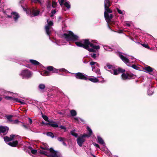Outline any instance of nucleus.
Wrapping results in <instances>:
<instances>
[{"mask_svg":"<svg viewBox=\"0 0 157 157\" xmlns=\"http://www.w3.org/2000/svg\"><path fill=\"white\" fill-rule=\"evenodd\" d=\"M94 43H96V42L95 40H93L90 42L89 40L86 39L79 42H76L75 44L78 47H83L89 52H96L95 49H99L100 47L99 45H95L93 44Z\"/></svg>","mask_w":157,"mask_h":157,"instance_id":"obj_1","label":"nucleus"},{"mask_svg":"<svg viewBox=\"0 0 157 157\" xmlns=\"http://www.w3.org/2000/svg\"><path fill=\"white\" fill-rule=\"evenodd\" d=\"M42 148L46 150L40 151V153L41 154L51 157H61L60 153L58 151H54L52 148H51L49 150L48 147H47Z\"/></svg>","mask_w":157,"mask_h":157,"instance_id":"obj_2","label":"nucleus"},{"mask_svg":"<svg viewBox=\"0 0 157 157\" xmlns=\"http://www.w3.org/2000/svg\"><path fill=\"white\" fill-rule=\"evenodd\" d=\"M63 36L67 41L72 40L76 41L79 40V37L75 35L72 32L69 31L67 33H64Z\"/></svg>","mask_w":157,"mask_h":157,"instance_id":"obj_3","label":"nucleus"},{"mask_svg":"<svg viewBox=\"0 0 157 157\" xmlns=\"http://www.w3.org/2000/svg\"><path fill=\"white\" fill-rule=\"evenodd\" d=\"M105 68L106 70L107 69H110L108 71L114 75H117L120 73H122L125 71L124 70H123L121 68H118V69H115L112 65L109 64H107L106 66L105 67Z\"/></svg>","mask_w":157,"mask_h":157,"instance_id":"obj_4","label":"nucleus"},{"mask_svg":"<svg viewBox=\"0 0 157 157\" xmlns=\"http://www.w3.org/2000/svg\"><path fill=\"white\" fill-rule=\"evenodd\" d=\"M32 73L28 69L22 70L20 74V76L23 79H28L32 77Z\"/></svg>","mask_w":157,"mask_h":157,"instance_id":"obj_5","label":"nucleus"},{"mask_svg":"<svg viewBox=\"0 0 157 157\" xmlns=\"http://www.w3.org/2000/svg\"><path fill=\"white\" fill-rule=\"evenodd\" d=\"M90 64L91 66L92 71L95 72L97 75H100L101 72L99 69L98 68H95L96 67H99V65L98 63L96 62L92 61L90 62Z\"/></svg>","mask_w":157,"mask_h":157,"instance_id":"obj_6","label":"nucleus"},{"mask_svg":"<svg viewBox=\"0 0 157 157\" xmlns=\"http://www.w3.org/2000/svg\"><path fill=\"white\" fill-rule=\"evenodd\" d=\"M40 13V11L36 8H33L27 11V13L29 14L31 17L36 16Z\"/></svg>","mask_w":157,"mask_h":157,"instance_id":"obj_7","label":"nucleus"},{"mask_svg":"<svg viewBox=\"0 0 157 157\" xmlns=\"http://www.w3.org/2000/svg\"><path fill=\"white\" fill-rule=\"evenodd\" d=\"M86 134H84L79 136L77 139V142L78 144L80 147H82V144L85 141V137H86Z\"/></svg>","mask_w":157,"mask_h":157,"instance_id":"obj_8","label":"nucleus"},{"mask_svg":"<svg viewBox=\"0 0 157 157\" xmlns=\"http://www.w3.org/2000/svg\"><path fill=\"white\" fill-rule=\"evenodd\" d=\"M47 69L49 71H52L53 72L58 73L59 71L66 72H68L66 69L64 68H61L59 69H57L54 68L53 67L49 66L47 67Z\"/></svg>","mask_w":157,"mask_h":157,"instance_id":"obj_9","label":"nucleus"},{"mask_svg":"<svg viewBox=\"0 0 157 157\" xmlns=\"http://www.w3.org/2000/svg\"><path fill=\"white\" fill-rule=\"evenodd\" d=\"M75 77L77 79L87 80V76L84 74L81 73H77L75 74Z\"/></svg>","mask_w":157,"mask_h":157,"instance_id":"obj_10","label":"nucleus"},{"mask_svg":"<svg viewBox=\"0 0 157 157\" xmlns=\"http://www.w3.org/2000/svg\"><path fill=\"white\" fill-rule=\"evenodd\" d=\"M111 5V3L109 0H105V10L107 11L109 13L112 12V11L109 8V7Z\"/></svg>","mask_w":157,"mask_h":157,"instance_id":"obj_11","label":"nucleus"},{"mask_svg":"<svg viewBox=\"0 0 157 157\" xmlns=\"http://www.w3.org/2000/svg\"><path fill=\"white\" fill-rule=\"evenodd\" d=\"M9 128L6 126H0V135H5L8 132Z\"/></svg>","mask_w":157,"mask_h":157,"instance_id":"obj_12","label":"nucleus"},{"mask_svg":"<svg viewBox=\"0 0 157 157\" xmlns=\"http://www.w3.org/2000/svg\"><path fill=\"white\" fill-rule=\"evenodd\" d=\"M48 25H46L45 27V30L46 33L49 36H50V32L49 31V29L50 28V26H52L53 25V23L52 21H48V20H47Z\"/></svg>","mask_w":157,"mask_h":157,"instance_id":"obj_13","label":"nucleus"},{"mask_svg":"<svg viewBox=\"0 0 157 157\" xmlns=\"http://www.w3.org/2000/svg\"><path fill=\"white\" fill-rule=\"evenodd\" d=\"M19 136L17 135H10V137L5 136L4 137V139L6 142H7L10 141L14 140L15 138L18 137Z\"/></svg>","mask_w":157,"mask_h":157,"instance_id":"obj_14","label":"nucleus"},{"mask_svg":"<svg viewBox=\"0 0 157 157\" xmlns=\"http://www.w3.org/2000/svg\"><path fill=\"white\" fill-rule=\"evenodd\" d=\"M134 76L133 75H129L127 74L123 73L121 75V77L123 79L127 80L132 79L134 78Z\"/></svg>","mask_w":157,"mask_h":157,"instance_id":"obj_15","label":"nucleus"},{"mask_svg":"<svg viewBox=\"0 0 157 157\" xmlns=\"http://www.w3.org/2000/svg\"><path fill=\"white\" fill-rule=\"evenodd\" d=\"M108 13H109L107 11L105 10L104 12V16L105 18L106 21L107 22H109L111 19L113 17V16L111 14H109Z\"/></svg>","mask_w":157,"mask_h":157,"instance_id":"obj_16","label":"nucleus"},{"mask_svg":"<svg viewBox=\"0 0 157 157\" xmlns=\"http://www.w3.org/2000/svg\"><path fill=\"white\" fill-rule=\"evenodd\" d=\"M118 56L126 64L130 63V61L128 59L124 56L121 53H119Z\"/></svg>","mask_w":157,"mask_h":157,"instance_id":"obj_17","label":"nucleus"},{"mask_svg":"<svg viewBox=\"0 0 157 157\" xmlns=\"http://www.w3.org/2000/svg\"><path fill=\"white\" fill-rule=\"evenodd\" d=\"M8 17L9 18H13L15 21H16L19 17V16L18 13L15 12H12L11 16L8 15Z\"/></svg>","mask_w":157,"mask_h":157,"instance_id":"obj_18","label":"nucleus"},{"mask_svg":"<svg viewBox=\"0 0 157 157\" xmlns=\"http://www.w3.org/2000/svg\"><path fill=\"white\" fill-rule=\"evenodd\" d=\"M144 70L145 72L149 73L153 71L154 69L149 66H147L144 67Z\"/></svg>","mask_w":157,"mask_h":157,"instance_id":"obj_19","label":"nucleus"},{"mask_svg":"<svg viewBox=\"0 0 157 157\" xmlns=\"http://www.w3.org/2000/svg\"><path fill=\"white\" fill-rule=\"evenodd\" d=\"M99 77V76L97 77V78L94 77H92L89 78L88 79L92 82L96 83L99 81V79H98Z\"/></svg>","mask_w":157,"mask_h":157,"instance_id":"obj_20","label":"nucleus"},{"mask_svg":"<svg viewBox=\"0 0 157 157\" xmlns=\"http://www.w3.org/2000/svg\"><path fill=\"white\" fill-rule=\"evenodd\" d=\"M7 92H6V91L5 92V93L2 94V95H4V98L5 99L7 100H11L13 101L14 98L13 97H10V96H8L7 95H6V94L7 93L8 94Z\"/></svg>","mask_w":157,"mask_h":157,"instance_id":"obj_21","label":"nucleus"},{"mask_svg":"<svg viewBox=\"0 0 157 157\" xmlns=\"http://www.w3.org/2000/svg\"><path fill=\"white\" fill-rule=\"evenodd\" d=\"M18 143L17 140H15V141H13L12 142H10L8 143L7 144L10 146L15 147L17 146L18 144Z\"/></svg>","mask_w":157,"mask_h":157,"instance_id":"obj_22","label":"nucleus"},{"mask_svg":"<svg viewBox=\"0 0 157 157\" xmlns=\"http://www.w3.org/2000/svg\"><path fill=\"white\" fill-rule=\"evenodd\" d=\"M13 116L12 115H7L5 116V117L7 118V121L10 122H12L13 121L12 117Z\"/></svg>","mask_w":157,"mask_h":157,"instance_id":"obj_23","label":"nucleus"},{"mask_svg":"<svg viewBox=\"0 0 157 157\" xmlns=\"http://www.w3.org/2000/svg\"><path fill=\"white\" fill-rule=\"evenodd\" d=\"M30 61L31 63L33 65L39 66L41 65V64L36 60L33 59H30Z\"/></svg>","mask_w":157,"mask_h":157,"instance_id":"obj_24","label":"nucleus"},{"mask_svg":"<svg viewBox=\"0 0 157 157\" xmlns=\"http://www.w3.org/2000/svg\"><path fill=\"white\" fill-rule=\"evenodd\" d=\"M38 88L40 90L43 91L45 89V86L44 84L41 83L39 84Z\"/></svg>","mask_w":157,"mask_h":157,"instance_id":"obj_25","label":"nucleus"},{"mask_svg":"<svg viewBox=\"0 0 157 157\" xmlns=\"http://www.w3.org/2000/svg\"><path fill=\"white\" fill-rule=\"evenodd\" d=\"M50 125L54 128H57L58 127V125L56 122L50 121Z\"/></svg>","mask_w":157,"mask_h":157,"instance_id":"obj_26","label":"nucleus"},{"mask_svg":"<svg viewBox=\"0 0 157 157\" xmlns=\"http://www.w3.org/2000/svg\"><path fill=\"white\" fill-rule=\"evenodd\" d=\"M13 101L19 102L22 104H23L25 103L23 101H22L18 98H13Z\"/></svg>","mask_w":157,"mask_h":157,"instance_id":"obj_27","label":"nucleus"},{"mask_svg":"<svg viewBox=\"0 0 157 157\" xmlns=\"http://www.w3.org/2000/svg\"><path fill=\"white\" fill-rule=\"evenodd\" d=\"M87 130L89 131V133L88 135L86 134V137H89L92 135V130L90 129V128L89 126H87Z\"/></svg>","mask_w":157,"mask_h":157,"instance_id":"obj_28","label":"nucleus"},{"mask_svg":"<svg viewBox=\"0 0 157 157\" xmlns=\"http://www.w3.org/2000/svg\"><path fill=\"white\" fill-rule=\"evenodd\" d=\"M65 6L67 9H69L71 8V5L70 2L68 1H65L64 4Z\"/></svg>","mask_w":157,"mask_h":157,"instance_id":"obj_29","label":"nucleus"},{"mask_svg":"<svg viewBox=\"0 0 157 157\" xmlns=\"http://www.w3.org/2000/svg\"><path fill=\"white\" fill-rule=\"evenodd\" d=\"M97 138L98 139V142L99 144H105L103 140L99 136H98Z\"/></svg>","mask_w":157,"mask_h":157,"instance_id":"obj_30","label":"nucleus"},{"mask_svg":"<svg viewBox=\"0 0 157 157\" xmlns=\"http://www.w3.org/2000/svg\"><path fill=\"white\" fill-rule=\"evenodd\" d=\"M49 72L47 71H44L41 73V75L44 76L49 75Z\"/></svg>","mask_w":157,"mask_h":157,"instance_id":"obj_31","label":"nucleus"},{"mask_svg":"<svg viewBox=\"0 0 157 157\" xmlns=\"http://www.w3.org/2000/svg\"><path fill=\"white\" fill-rule=\"evenodd\" d=\"M104 48L105 50L107 51H111L113 50L112 48L107 46H104Z\"/></svg>","mask_w":157,"mask_h":157,"instance_id":"obj_32","label":"nucleus"},{"mask_svg":"<svg viewBox=\"0 0 157 157\" xmlns=\"http://www.w3.org/2000/svg\"><path fill=\"white\" fill-rule=\"evenodd\" d=\"M154 90L152 87L150 88L148 90L147 93L149 95H151L153 94Z\"/></svg>","mask_w":157,"mask_h":157,"instance_id":"obj_33","label":"nucleus"},{"mask_svg":"<svg viewBox=\"0 0 157 157\" xmlns=\"http://www.w3.org/2000/svg\"><path fill=\"white\" fill-rule=\"evenodd\" d=\"M75 130H73L71 131V135L74 136L75 137H78V134L77 133L75 132Z\"/></svg>","mask_w":157,"mask_h":157,"instance_id":"obj_34","label":"nucleus"},{"mask_svg":"<svg viewBox=\"0 0 157 157\" xmlns=\"http://www.w3.org/2000/svg\"><path fill=\"white\" fill-rule=\"evenodd\" d=\"M70 113L72 116H75L77 115L76 111L74 110H71L70 111Z\"/></svg>","mask_w":157,"mask_h":157,"instance_id":"obj_35","label":"nucleus"},{"mask_svg":"<svg viewBox=\"0 0 157 157\" xmlns=\"http://www.w3.org/2000/svg\"><path fill=\"white\" fill-rule=\"evenodd\" d=\"M31 2H33L34 3H39L41 5L42 4V3L41 2L40 0H32Z\"/></svg>","mask_w":157,"mask_h":157,"instance_id":"obj_36","label":"nucleus"},{"mask_svg":"<svg viewBox=\"0 0 157 157\" xmlns=\"http://www.w3.org/2000/svg\"><path fill=\"white\" fill-rule=\"evenodd\" d=\"M58 140L60 142H63L66 140V139L65 138L59 137L57 138Z\"/></svg>","mask_w":157,"mask_h":157,"instance_id":"obj_37","label":"nucleus"},{"mask_svg":"<svg viewBox=\"0 0 157 157\" xmlns=\"http://www.w3.org/2000/svg\"><path fill=\"white\" fill-rule=\"evenodd\" d=\"M60 5L61 6L63 4L64 2L65 1H67L66 0H58Z\"/></svg>","mask_w":157,"mask_h":157,"instance_id":"obj_38","label":"nucleus"},{"mask_svg":"<svg viewBox=\"0 0 157 157\" xmlns=\"http://www.w3.org/2000/svg\"><path fill=\"white\" fill-rule=\"evenodd\" d=\"M47 135L48 136L52 137V138H53L54 137V136L52 133L51 132H48L47 133Z\"/></svg>","mask_w":157,"mask_h":157,"instance_id":"obj_39","label":"nucleus"},{"mask_svg":"<svg viewBox=\"0 0 157 157\" xmlns=\"http://www.w3.org/2000/svg\"><path fill=\"white\" fill-rule=\"evenodd\" d=\"M117 12L120 14H123L124 13V11L120 10L118 8H117Z\"/></svg>","mask_w":157,"mask_h":157,"instance_id":"obj_40","label":"nucleus"},{"mask_svg":"<svg viewBox=\"0 0 157 157\" xmlns=\"http://www.w3.org/2000/svg\"><path fill=\"white\" fill-rule=\"evenodd\" d=\"M19 123H21V122L19 121L18 120H13V121L12 122V123L13 124H17Z\"/></svg>","mask_w":157,"mask_h":157,"instance_id":"obj_41","label":"nucleus"},{"mask_svg":"<svg viewBox=\"0 0 157 157\" xmlns=\"http://www.w3.org/2000/svg\"><path fill=\"white\" fill-rule=\"evenodd\" d=\"M42 117L46 121H49L48 120V117L45 115H42Z\"/></svg>","mask_w":157,"mask_h":157,"instance_id":"obj_42","label":"nucleus"},{"mask_svg":"<svg viewBox=\"0 0 157 157\" xmlns=\"http://www.w3.org/2000/svg\"><path fill=\"white\" fill-rule=\"evenodd\" d=\"M7 93H8V95L12 94V93L10 92H7ZM17 94H16L12 93V97L14 98V97H17Z\"/></svg>","mask_w":157,"mask_h":157,"instance_id":"obj_43","label":"nucleus"},{"mask_svg":"<svg viewBox=\"0 0 157 157\" xmlns=\"http://www.w3.org/2000/svg\"><path fill=\"white\" fill-rule=\"evenodd\" d=\"M99 77V78H100L101 79V80H100L99 79V81H98V82H100L101 83H103L105 82L103 78H102L101 76H100V77Z\"/></svg>","mask_w":157,"mask_h":157,"instance_id":"obj_44","label":"nucleus"},{"mask_svg":"<svg viewBox=\"0 0 157 157\" xmlns=\"http://www.w3.org/2000/svg\"><path fill=\"white\" fill-rule=\"evenodd\" d=\"M57 5V3L55 2V1H53L52 2V6L53 8H55L56 6Z\"/></svg>","mask_w":157,"mask_h":157,"instance_id":"obj_45","label":"nucleus"},{"mask_svg":"<svg viewBox=\"0 0 157 157\" xmlns=\"http://www.w3.org/2000/svg\"><path fill=\"white\" fill-rule=\"evenodd\" d=\"M59 128L61 129L64 130L65 132L67 131L66 128V127L64 126L61 125L59 127Z\"/></svg>","mask_w":157,"mask_h":157,"instance_id":"obj_46","label":"nucleus"},{"mask_svg":"<svg viewBox=\"0 0 157 157\" xmlns=\"http://www.w3.org/2000/svg\"><path fill=\"white\" fill-rule=\"evenodd\" d=\"M47 7L48 8H50V6H51V4L50 2H48L47 3Z\"/></svg>","mask_w":157,"mask_h":157,"instance_id":"obj_47","label":"nucleus"},{"mask_svg":"<svg viewBox=\"0 0 157 157\" xmlns=\"http://www.w3.org/2000/svg\"><path fill=\"white\" fill-rule=\"evenodd\" d=\"M48 123H45L44 122H42V123H41V124H45L46 125H50V121H48Z\"/></svg>","mask_w":157,"mask_h":157,"instance_id":"obj_48","label":"nucleus"},{"mask_svg":"<svg viewBox=\"0 0 157 157\" xmlns=\"http://www.w3.org/2000/svg\"><path fill=\"white\" fill-rule=\"evenodd\" d=\"M142 45L143 47H144L146 48H149V46L147 44H142Z\"/></svg>","mask_w":157,"mask_h":157,"instance_id":"obj_49","label":"nucleus"},{"mask_svg":"<svg viewBox=\"0 0 157 157\" xmlns=\"http://www.w3.org/2000/svg\"><path fill=\"white\" fill-rule=\"evenodd\" d=\"M31 152L33 154H35L37 152V151L36 150L34 149H31Z\"/></svg>","mask_w":157,"mask_h":157,"instance_id":"obj_50","label":"nucleus"},{"mask_svg":"<svg viewBox=\"0 0 157 157\" xmlns=\"http://www.w3.org/2000/svg\"><path fill=\"white\" fill-rule=\"evenodd\" d=\"M91 56L94 59L96 57V54L94 53L91 54Z\"/></svg>","mask_w":157,"mask_h":157,"instance_id":"obj_51","label":"nucleus"},{"mask_svg":"<svg viewBox=\"0 0 157 157\" xmlns=\"http://www.w3.org/2000/svg\"><path fill=\"white\" fill-rule=\"evenodd\" d=\"M74 119L75 120H76V121H79V119H80V120L82 121H83L80 118H79L78 117H74Z\"/></svg>","mask_w":157,"mask_h":157,"instance_id":"obj_52","label":"nucleus"},{"mask_svg":"<svg viewBox=\"0 0 157 157\" xmlns=\"http://www.w3.org/2000/svg\"><path fill=\"white\" fill-rule=\"evenodd\" d=\"M21 126H23V127H24L25 128H26V129L27 128V127L25 125L23 124L22 122L21 123Z\"/></svg>","mask_w":157,"mask_h":157,"instance_id":"obj_53","label":"nucleus"},{"mask_svg":"<svg viewBox=\"0 0 157 157\" xmlns=\"http://www.w3.org/2000/svg\"><path fill=\"white\" fill-rule=\"evenodd\" d=\"M94 145L96 147H97L98 148H100V147L99 146V145L96 144V143H94Z\"/></svg>","mask_w":157,"mask_h":157,"instance_id":"obj_54","label":"nucleus"},{"mask_svg":"<svg viewBox=\"0 0 157 157\" xmlns=\"http://www.w3.org/2000/svg\"><path fill=\"white\" fill-rule=\"evenodd\" d=\"M56 12V11L55 10H52V14H55Z\"/></svg>","mask_w":157,"mask_h":157,"instance_id":"obj_55","label":"nucleus"},{"mask_svg":"<svg viewBox=\"0 0 157 157\" xmlns=\"http://www.w3.org/2000/svg\"><path fill=\"white\" fill-rule=\"evenodd\" d=\"M29 123H30V124H31L32 123V122H33L32 120L30 118H29Z\"/></svg>","mask_w":157,"mask_h":157,"instance_id":"obj_56","label":"nucleus"},{"mask_svg":"<svg viewBox=\"0 0 157 157\" xmlns=\"http://www.w3.org/2000/svg\"><path fill=\"white\" fill-rule=\"evenodd\" d=\"M126 25L128 27H129L130 25L129 23H126Z\"/></svg>","mask_w":157,"mask_h":157,"instance_id":"obj_57","label":"nucleus"},{"mask_svg":"<svg viewBox=\"0 0 157 157\" xmlns=\"http://www.w3.org/2000/svg\"><path fill=\"white\" fill-rule=\"evenodd\" d=\"M132 67L134 69H136V66L135 65H132Z\"/></svg>","mask_w":157,"mask_h":157,"instance_id":"obj_58","label":"nucleus"},{"mask_svg":"<svg viewBox=\"0 0 157 157\" xmlns=\"http://www.w3.org/2000/svg\"><path fill=\"white\" fill-rule=\"evenodd\" d=\"M62 143H63V144L64 145V146H66V144L64 142V141H63V142H62Z\"/></svg>","mask_w":157,"mask_h":157,"instance_id":"obj_59","label":"nucleus"},{"mask_svg":"<svg viewBox=\"0 0 157 157\" xmlns=\"http://www.w3.org/2000/svg\"><path fill=\"white\" fill-rule=\"evenodd\" d=\"M2 98L1 97H0V101L2 100Z\"/></svg>","mask_w":157,"mask_h":157,"instance_id":"obj_60","label":"nucleus"},{"mask_svg":"<svg viewBox=\"0 0 157 157\" xmlns=\"http://www.w3.org/2000/svg\"><path fill=\"white\" fill-rule=\"evenodd\" d=\"M53 14H51V17H53Z\"/></svg>","mask_w":157,"mask_h":157,"instance_id":"obj_61","label":"nucleus"},{"mask_svg":"<svg viewBox=\"0 0 157 157\" xmlns=\"http://www.w3.org/2000/svg\"><path fill=\"white\" fill-rule=\"evenodd\" d=\"M101 150H104V149L103 148H101Z\"/></svg>","mask_w":157,"mask_h":157,"instance_id":"obj_62","label":"nucleus"},{"mask_svg":"<svg viewBox=\"0 0 157 157\" xmlns=\"http://www.w3.org/2000/svg\"><path fill=\"white\" fill-rule=\"evenodd\" d=\"M24 10L25 11H26V9H25V8H24Z\"/></svg>","mask_w":157,"mask_h":157,"instance_id":"obj_63","label":"nucleus"},{"mask_svg":"<svg viewBox=\"0 0 157 157\" xmlns=\"http://www.w3.org/2000/svg\"><path fill=\"white\" fill-rule=\"evenodd\" d=\"M59 114H62V113L61 112H60V113H59Z\"/></svg>","mask_w":157,"mask_h":157,"instance_id":"obj_64","label":"nucleus"}]
</instances>
